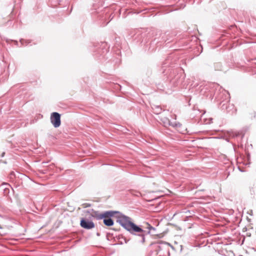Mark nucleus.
I'll use <instances>...</instances> for the list:
<instances>
[{"instance_id":"7","label":"nucleus","mask_w":256,"mask_h":256,"mask_svg":"<svg viewBox=\"0 0 256 256\" xmlns=\"http://www.w3.org/2000/svg\"><path fill=\"white\" fill-rule=\"evenodd\" d=\"M226 111L228 113H230L232 114L235 113L236 112V110L234 108V106L232 104H229L228 106H226Z\"/></svg>"},{"instance_id":"10","label":"nucleus","mask_w":256,"mask_h":256,"mask_svg":"<svg viewBox=\"0 0 256 256\" xmlns=\"http://www.w3.org/2000/svg\"><path fill=\"white\" fill-rule=\"evenodd\" d=\"M82 207L84 208H86L88 207H90L91 206V204H90L85 203L82 204Z\"/></svg>"},{"instance_id":"8","label":"nucleus","mask_w":256,"mask_h":256,"mask_svg":"<svg viewBox=\"0 0 256 256\" xmlns=\"http://www.w3.org/2000/svg\"><path fill=\"white\" fill-rule=\"evenodd\" d=\"M152 109L154 112L156 114H160L162 112V108L158 106H154V107H152Z\"/></svg>"},{"instance_id":"11","label":"nucleus","mask_w":256,"mask_h":256,"mask_svg":"<svg viewBox=\"0 0 256 256\" xmlns=\"http://www.w3.org/2000/svg\"><path fill=\"white\" fill-rule=\"evenodd\" d=\"M149 226H149L148 228H149L150 230H151V229H154V228H153L152 226H150V225H149Z\"/></svg>"},{"instance_id":"3","label":"nucleus","mask_w":256,"mask_h":256,"mask_svg":"<svg viewBox=\"0 0 256 256\" xmlns=\"http://www.w3.org/2000/svg\"><path fill=\"white\" fill-rule=\"evenodd\" d=\"M85 212L90 214L92 217L97 220H100L106 218H112L113 216V214L114 213L113 210L106 211L100 213L98 211H96L93 209L86 210Z\"/></svg>"},{"instance_id":"2","label":"nucleus","mask_w":256,"mask_h":256,"mask_svg":"<svg viewBox=\"0 0 256 256\" xmlns=\"http://www.w3.org/2000/svg\"><path fill=\"white\" fill-rule=\"evenodd\" d=\"M157 254L160 256H169L170 244L166 242H160L154 244Z\"/></svg>"},{"instance_id":"14","label":"nucleus","mask_w":256,"mask_h":256,"mask_svg":"<svg viewBox=\"0 0 256 256\" xmlns=\"http://www.w3.org/2000/svg\"><path fill=\"white\" fill-rule=\"evenodd\" d=\"M238 256H243L242 255H239Z\"/></svg>"},{"instance_id":"13","label":"nucleus","mask_w":256,"mask_h":256,"mask_svg":"<svg viewBox=\"0 0 256 256\" xmlns=\"http://www.w3.org/2000/svg\"><path fill=\"white\" fill-rule=\"evenodd\" d=\"M5 153L4 152L2 153V157H4V155Z\"/></svg>"},{"instance_id":"1","label":"nucleus","mask_w":256,"mask_h":256,"mask_svg":"<svg viewBox=\"0 0 256 256\" xmlns=\"http://www.w3.org/2000/svg\"><path fill=\"white\" fill-rule=\"evenodd\" d=\"M113 216L116 218V222L118 223L122 228L128 231L130 234L138 236V241L144 244L145 242V236L150 233L146 232L138 226H137L131 221V218L118 211H114Z\"/></svg>"},{"instance_id":"5","label":"nucleus","mask_w":256,"mask_h":256,"mask_svg":"<svg viewBox=\"0 0 256 256\" xmlns=\"http://www.w3.org/2000/svg\"><path fill=\"white\" fill-rule=\"evenodd\" d=\"M80 224L82 228L87 230L92 229L94 227V224L92 221L85 218L81 220Z\"/></svg>"},{"instance_id":"9","label":"nucleus","mask_w":256,"mask_h":256,"mask_svg":"<svg viewBox=\"0 0 256 256\" xmlns=\"http://www.w3.org/2000/svg\"><path fill=\"white\" fill-rule=\"evenodd\" d=\"M168 124H169V125L172 126H173L174 128H178V127H180L181 126V124L179 122H171L169 121Z\"/></svg>"},{"instance_id":"6","label":"nucleus","mask_w":256,"mask_h":256,"mask_svg":"<svg viewBox=\"0 0 256 256\" xmlns=\"http://www.w3.org/2000/svg\"><path fill=\"white\" fill-rule=\"evenodd\" d=\"M104 224L108 226H112L114 225V221L111 218H104Z\"/></svg>"},{"instance_id":"4","label":"nucleus","mask_w":256,"mask_h":256,"mask_svg":"<svg viewBox=\"0 0 256 256\" xmlns=\"http://www.w3.org/2000/svg\"><path fill=\"white\" fill-rule=\"evenodd\" d=\"M50 122L56 128L59 127L60 125V114L57 112H54L50 115Z\"/></svg>"},{"instance_id":"12","label":"nucleus","mask_w":256,"mask_h":256,"mask_svg":"<svg viewBox=\"0 0 256 256\" xmlns=\"http://www.w3.org/2000/svg\"><path fill=\"white\" fill-rule=\"evenodd\" d=\"M106 43H105V42H102V45H103V46H106Z\"/></svg>"}]
</instances>
